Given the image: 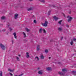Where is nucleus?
Instances as JSON below:
<instances>
[{"instance_id":"nucleus-49","label":"nucleus","mask_w":76,"mask_h":76,"mask_svg":"<svg viewBox=\"0 0 76 76\" xmlns=\"http://www.w3.org/2000/svg\"><path fill=\"white\" fill-rule=\"evenodd\" d=\"M50 58H51V57H49V59H50Z\"/></svg>"},{"instance_id":"nucleus-35","label":"nucleus","mask_w":76,"mask_h":76,"mask_svg":"<svg viewBox=\"0 0 76 76\" xmlns=\"http://www.w3.org/2000/svg\"><path fill=\"white\" fill-rule=\"evenodd\" d=\"M6 31V29H4L2 30V31H3L4 32Z\"/></svg>"},{"instance_id":"nucleus-13","label":"nucleus","mask_w":76,"mask_h":76,"mask_svg":"<svg viewBox=\"0 0 76 76\" xmlns=\"http://www.w3.org/2000/svg\"><path fill=\"white\" fill-rule=\"evenodd\" d=\"M40 46L39 45H37V51H39V47Z\"/></svg>"},{"instance_id":"nucleus-34","label":"nucleus","mask_w":76,"mask_h":76,"mask_svg":"<svg viewBox=\"0 0 76 76\" xmlns=\"http://www.w3.org/2000/svg\"><path fill=\"white\" fill-rule=\"evenodd\" d=\"M10 76H13V74H12V73L10 72Z\"/></svg>"},{"instance_id":"nucleus-33","label":"nucleus","mask_w":76,"mask_h":76,"mask_svg":"<svg viewBox=\"0 0 76 76\" xmlns=\"http://www.w3.org/2000/svg\"><path fill=\"white\" fill-rule=\"evenodd\" d=\"M66 27H67V28H69V26L67 24H66Z\"/></svg>"},{"instance_id":"nucleus-40","label":"nucleus","mask_w":76,"mask_h":76,"mask_svg":"<svg viewBox=\"0 0 76 76\" xmlns=\"http://www.w3.org/2000/svg\"><path fill=\"white\" fill-rule=\"evenodd\" d=\"M58 64H61V63L59 62L58 63Z\"/></svg>"},{"instance_id":"nucleus-25","label":"nucleus","mask_w":76,"mask_h":76,"mask_svg":"<svg viewBox=\"0 0 76 76\" xmlns=\"http://www.w3.org/2000/svg\"><path fill=\"white\" fill-rule=\"evenodd\" d=\"M5 18H6V17L5 16H3L1 18V19H2V20L5 19Z\"/></svg>"},{"instance_id":"nucleus-47","label":"nucleus","mask_w":76,"mask_h":76,"mask_svg":"<svg viewBox=\"0 0 76 76\" xmlns=\"http://www.w3.org/2000/svg\"><path fill=\"white\" fill-rule=\"evenodd\" d=\"M63 15L64 16V17H66V16H65V15H64V14H63Z\"/></svg>"},{"instance_id":"nucleus-48","label":"nucleus","mask_w":76,"mask_h":76,"mask_svg":"<svg viewBox=\"0 0 76 76\" xmlns=\"http://www.w3.org/2000/svg\"><path fill=\"white\" fill-rule=\"evenodd\" d=\"M9 25H7V27H9Z\"/></svg>"},{"instance_id":"nucleus-11","label":"nucleus","mask_w":76,"mask_h":76,"mask_svg":"<svg viewBox=\"0 0 76 76\" xmlns=\"http://www.w3.org/2000/svg\"><path fill=\"white\" fill-rule=\"evenodd\" d=\"M72 19H73V18L72 17H70L69 18L68 20V22H70L71 21V20H72Z\"/></svg>"},{"instance_id":"nucleus-51","label":"nucleus","mask_w":76,"mask_h":76,"mask_svg":"<svg viewBox=\"0 0 76 76\" xmlns=\"http://www.w3.org/2000/svg\"><path fill=\"white\" fill-rule=\"evenodd\" d=\"M1 31V30H0V32Z\"/></svg>"},{"instance_id":"nucleus-26","label":"nucleus","mask_w":76,"mask_h":76,"mask_svg":"<svg viewBox=\"0 0 76 76\" xmlns=\"http://www.w3.org/2000/svg\"><path fill=\"white\" fill-rule=\"evenodd\" d=\"M51 11H49L48 12V15H50V13H51Z\"/></svg>"},{"instance_id":"nucleus-8","label":"nucleus","mask_w":76,"mask_h":76,"mask_svg":"<svg viewBox=\"0 0 76 76\" xmlns=\"http://www.w3.org/2000/svg\"><path fill=\"white\" fill-rule=\"evenodd\" d=\"M53 18L56 21H57V20L58 19V18L56 16H54Z\"/></svg>"},{"instance_id":"nucleus-17","label":"nucleus","mask_w":76,"mask_h":76,"mask_svg":"<svg viewBox=\"0 0 76 76\" xmlns=\"http://www.w3.org/2000/svg\"><path fill=\"white\" fill-rule=\"evenodd\" d=\"M42 28H40L39 29V33H42Z\"/></svg>"},{"instance_id":"nucleus-36","label":"nucleus","mask_w":76,"mask_h":76,"mask_svg":"<svg viewBox=\"0 0 76 76\" xmlns=\"http://www.w3.org/2000/svg\"><path fill=\"white\" fill-rule=\"evenodd\" d=\"M63 37H62L61 38V40H62L63 39Z\"/></svg>"},{"instance_id":"nucleus-29","label":"nucleus","mask_w":76,"mask_h":76,"mask_svg":"<svg viewBox=\"0 0 76 76\" xmlns=\"http://www.w3.org/2000/svg\"><path fill=\"white\" fill-rule=\"evenodd\" d=\"M0 76H3V74H2V72L1 71V72L0 73Z\"/></svg>"},{"instance_id":"nucleus-39","label":"nucleus","mask_w":76,"mask_h":76,"mask_svg":"<svg viewBox=\"0 0 76 76\" xmlns=\"http://www.w3.org/2000/svg\"><path fill=\"white\" fill-rule=\"evenodd\" d=\"M71 13L72 12L71 11H70L69 12V14H70V13Z\"/></svg>"},{"instance_id":"nucleus-37","label":"nucleus","mask_w":76,"mask_h":76,"mask_svg":"<svg viewBox=\"0 0 76 76\" xmlns=\"http://www.w3.org/2000/svg\"><path fill=\"white\" fill-rule=\"evenodd\" d=\"M14 42V41H13V40H12V44H13Z\"/></svg>"},{"instance_id":"nucleus-6","label":"nucleus","mask_w":76,"mask_h":76,"mask_svg":"<svg viewBox=\"0 0 76 76\" xmlns=\"http://www.w3.org/2000/svg\"><path fill=\"white\" fill-rule=\"evenodd\" d=\"M41 60H43V59H44V56L42 55H40V58Z\"/></svg>"},{"instance_id":"nucleus-53","label":"nucleus","mask_w":76,"mask_h":76,"mask_svg":"<svg viewBox=\"0 0 76 76\" xmlns=\"http://www.w3.org/2000/svg\"><path fill=\"white\" fill-rule=\"evenodd\" d=\"M54 7H56L55 6H54Z\"/></svg>"},{"instance_id":"nucleus-50","label":"nucleus","mask_w":76,"mask_h":76,"mask_svg":"<svg viewBox=\"0 0 76 76\" xmlns=\"http://www.w3.org/2000/svg\"><path fill=\"white\" fill-rule=\"evenodd\" d=\"M39 69H40V68H38V70Z\"/></svg>"},{"instance_id":"nucleus-32","label":"nucleus","mask_w":76,"mask_h":76,"mask_svg":"<svg viewBox=\"0 0 76 76\" xmlns=\"http://www.w3.org/2000/svg\"><path fill=\"white\" fill-rule=\"evenodd\" d=\"M73 39V40L74 41H76V39L75 38H74Z\"/></svg>"},{"instance_id":"nucleus-23","label":"nucleus","mask_w":76,"mask_h":76,"mask_svg":"<svg viewBox=\"0 0 76 76\" xmlns=\"http://www.w3.org/2000/svg\"><path fill=\"white\" fill-rule=\"evenodd\" d=\"M16 58L17 61H20V59H19V57H18L16 56Z\"/></svg>"},{"instance_id":"nucleus-2","label":"nucleus","mask_w":76,"mask_h":76,"mask_svg":"<svg viewBox=\"0 0 76 76\" xmlns=\"http://www.w3.org/2000/svg\"><path fill=\"white\" fill-rule=\"evenodd\" d=\"M47 24H48V22L47 21H45V23H43L42 24V25L44 26H47Z\"/></svg>"},{"instance_id":"nucleus-43","label":"nucleus","mask_w":76,"mask_h":76,"mask_svg":"<svg viewBox=\"0 0 76 76\" xmlns=\"http://www.w3.org/2000/svg\"><path fill=\"white\" fill-rule=\"evenodd\" d=\"M70 18V17L69 16H67V18Z\"/></svg>"},{"instance_id":"nucleus-27","label":"nucleus","mask_w":76,"mask_h":76,"mask_svg":"<svg viewBox=\"0 0 76 76\" xmlns=\"http://www.w3.org/2000/svg\"><path fill=\"white\" fill-rule=\"evenodd\" d=\"M43 31V32L45 33V34H46V31H45V30L44 29H42Z\"/></svg>"},{"instance_id":"nucleus-42","label":"nucleus","mask_w":76,"mask_h":76,"mask_svg":"<svg viewBox=\"0 0 76 76\" xmlns=\"http://www.w3.org/2000/svg\"><path fill=\"white\" fill-rule=\"evenodd\" d=\"M30 1H33V0H28Z\"/></svg>"},{"instance_id":"nucleus-46","label":"nucleus","mask_w":76,"mask_h":76,"mask_svg":"<svg viewBox=\"0 0 76 76\" xmlns=\"http://www.w3.org/2000/svg\"><path fill=\"white\" fill-rule=\"evenodd\" d=\"M18 56H19V57H20V55H18Z\"/></svg>"},{"instance_id":"nucleus-3","label":"nucleus","mask_w":76,"mask_h":76,"mask_svg":"<svg viewBox=\"0 0 76 76\" xmlns=\"http://www.w3.org/2000/svg\"><path fill=\"white\" fill-rule=\"evenodd\" d=\"M18 16L19 14H15V15L14 19H17V18H18Z\"/></svg>"},{"instance_id":"nucleus-18","label":"nucleus","mask_w":76,"mask_h":76,"mask_svg":"<svg viewBox=\"0 0 76 76\" xmlns=\"http://www.w3.org/2000/svg\"><path fill=\"white\" fill-rule=\"evenodd\" d=\"M25 29L26 30V31L28 32H29V31H30V30H29V29H28V28H25Z\"/></svg>"},{"instance_id":"nucleus-52","label":"nucleus","mask_w":76,"mask_h":76,"mask_svg":"<svg viewBox=\"0 0 76 76\" xmlns=\"http://www.w3.org/2000/svg\"><path fill=\"white\" fill-rule=\"evenodd\" d=\"M7 35H8V33H7Z\"/></svg>"},{"instance_id":"nucleus-54","label":"nucleus","mask_w":76,"mask_h":76,"mask_svg":"<svg viewBox=\"0 0 76 76\" xmlns=\"http://www.w3.org/2000/svg\"><path fill=\"white\" fill-rule=\"evenodd\" d=\"M76 1V0H75Z\"/></svg>"},{"instance_id":"nucleus-20","label":"nucleus","mask_w":76,"mask_h":76,"mask_svg":"<svg viewBox=\"0 0 76 76\" xmlns=\"http://www.w3.org/2000/svg\"><path fill=\"white\" fill-rule=\"evenodd\" d=\"M73 40H72L70 42V44L71 45H73Z\"/></svg>"},{"instance_id":"nucleus-15","label":"nucleus","mask_w":76,"mask_h":76,"mask_svg":"<svg viewBox=\"0 0 76 76\" xmlns=\"http://www.w3.org/2000/svg\"><path fill=\"white\" fill-rule=\"evenodd\" d=\"M58 73L59 75H61V76H62V75H63V73L61 72H58Z\"/></svg>"},{"instance_id":"nucleus-38","label":"nucleus","mask_w":76,"mask_h":76,"mask_svg":"<svg viewBox=\"0 0 76 76\" xmlns=\"http://www.w3.org/2000/svg\"><path fill=\"white\" fill-rule=\"evenodd\" d=\"M9 28L10 29V31H12V29L11 28Z\"/></svg>"},{"instance_id":"nucleus-10","label":"nucleus","mask_w":76,"mask_h":76,"mask_svg":"<svg viewBox=\"0 0 76 76\" xmlns=\"http://www.w3.org/2000/svg\"><path fill=\"white\" fill-rule=\"evenodd\" d=\"M38 73L39 75H42V70H41L39 71L38 72Z\"/></svg>"},{"instance_id":"nucleus-12","label":"nucleus","mask_w":76,"mask_h":76,"mask_svg":"<svg viewBox=\"0 0 76 76\" xmlns=\"http://www.w3.org/2000/svg\"><path fill=\"white\" fill-rule=\"evenodd\" d=\"M35 60H37V61H39V59L38 56H37L35 58Z\"/></svg>"},{"instance_id":"nucleus-44","label":"nucleus","mask_w":76,"mask_h":76,"mask_svg":"<svg viewBox=\"0 0 76 76\" xmlns=\"http://www.w3.org/2000/svg\"><path fill=\"white\" fill-rule=\"evenodd\" d=\"M34 16H34V15H33L32 16V17H33V18L34 17Z\"/></svg>"},{"instance_id":"nucleus-9","label":"nucleus","mask_w":76,"mask_h":76,"mask_svg":"<svg viewBox=\"0 0 76 76\" xmlns=\"http://www.w3.org/2000/svg\"><path fill=\"white\" fill-rule=\"evenodd\" d=\"M13 35L14 36V37L15 39H17V36H16V33H14L13 34Z\"/></svg>"},{"instance_id":"nucleus-28","label":"nucleus","mask_w":76,"mask_h":76,"mask_svg":"<svg viewBox=\"0 0 76 76\" xmlns=\"http://www.w3.org/2000/svg\"><path fill=\"white\" fill-rule=\"evenodd\" d=\"M23 74H20V75H19L18 76V75H15L14 76H22V75H23Z\"/></svg>"},{"instance_id":"nucleus-4","label":"nucleus","mask_w":76,"mask_h":76,"mask_svg":"<svg viewBox=\"0 0 76 76\" xmlns=\"http://www.w3.org/2000/svg\"><path fill=\"white\" fill-rule=\"evenodd\" d=\"M26 57L27 58H29V53L27 52L26 55Z\"/></svg>"},{"instance_id":"nucleus-21","label":"nucleus","mask_w":76,"mask_h":76,"mask_svg":"<svg viewBox=\"0 0 76 76\" xmlns=\"http://www.w3.org/2000/svg\"><path fill=\"white\" fill-rule=\"evenodd\" d=\"M31 10H32V7L28 9H27L28 11H30Z\"/></svg>"},{"instance_id":"nucleus-16","label":"nucleus","mask_w":76,"mask_h":76,"mask_svg":"<svg viewBox=\"0 0 76 76\" xmlns=\"http://www.w3.org/2000/svg\"><path fill=\"white\" fill-rule=\"evenodd\" d=\"M14 70H15V69H13L12 70H11V69H8V71H9V72H14Z\"/></svg>"},{"instance_id":"nucleus-19","label":"nucleus","mask_w":76,"mask_h":76,"mask_svg":"<svg viewBox=\"0 0 76 76\" xmlns=\"http://www.w3.org/2000/svg\"><path fill=\"white\" fill-rule=\"evenodd\" d=\"M23 34L24 38H26V34H25V33L23 32Z\"/></svg>"},{"instance_id":"nucleus-14","label":"nucleus","mask_w":76,"mask_h":76,"mask_svg":"<svg viewBox=\"0 0 76 76\" xmlns=\"http://www.w3.org/2000/svg\"><path fill=\"white\" fill-rule=\"evenodd\" d=\"M58 30L59 31H61L63 30V29L61 28H58Z\"/></svg>"},{"instance_id":"nucleus-45","label":"nucleus","mask_w":76,"mask_h":76,"mask_svg":"<svg viewBox=\"0 0 76 76\" xmlns=\"http://www.w3.org/2000/svg\"><path fill=\"white\" fill-rule=\"evenodd\" d=\"M72 72H73V73H76V72H75V71H72Z\"/></svg>"},{"instance_id":"nucleus-30","label":"nucleus","mask_w":76,"mask_h":76,"mask_svg":"<svg viewBox=\"0 0 76 76\" xmlns=\"http://www.w3.org/2000/svg\"><path fill=\"white\" fill-rule=\"evenodd\" d=\"M33 22L34 23H37V20H34Z\"/></svg>"},{"instance_id":"nucleus-5","label":"nucleus","mask_w":76,"mask_h":76,"mask_svg":"<svg viewBox=\"0 0 76 76\" xmlns=\"http://www.w3.org/2000/svg\"><path fill=\"white\" fill-rule=\"evenodd\" d=\"M62 70L63 72H64V73H66V72H67V69H62Z\"/></svg>"},{"instance_id":"nucleus-31","label":"nucleus","mask_w":76,"mask_h":76,"mask_svg":"<svg viewBox=\"0 0 76 76\" xmlns=\"http://www.w3.org/2000/svg\"><path fill=\"white\" fill-rule=\"evenodd\" d=\"M45 53H48V50H47V49L45 50Z\"/></svg>"},{"instance_id":"nucleus-41","label":"nucleus","mask_w":76,"mask_h":76,"mask_svg":"<svg viewBox=\"0 0 76 76\" xmlns=\"http://www.w3.org/2000/svg\"><path fill=\"white\" fill-rule=\"evenodd\" d=\"M24 41L25 42H26V39H25Z\"/></svg>"},{"instance_id":"nucleus-7","label":"nucleus","mask_w":76,"mask_h":76,"mask_svg":"<svg viewBox=\"0 0 76 76\" xmlns=\"http://www.w3.org/2000/svg\"><path fill=\"white\" fill-rule=\"evenodd\" d=\"M46 70L48 71H51V68L49 67H47L46 68Z\"/></svg>"},{"instance_id":"nucleus-1","label":"nucleus","mask_w":76,"mask_h":76,"mask_svg":"<svg viewBox=\"0 0 76 76\" xmlns=\"http://www.w3.org/2000/svg\"><path fill=\"white\" fill-rule=\"evenodd\" d=\"M0 47L3 50H5V46L2 44H0Z\"/></svg>"},{"instance_id":"nucleus-24","label":"nucleus","mask_w":76,"mask_h":76,"mask_svg":"<svg viewBox=\"0 0 76 76\" xmlns=\"http://www.w3.org/2000/svg\"><path fill=\"white\" fill-rule=\"evenodd\" d=\"M40 1L42 3H45V0H40Z\"/></svg>"},{"instance_id":"nucleus-22","label":"nucleus","mask_w":76,"mask_h":76,"mask_svg":"<svg viewBox=\"0 0 76 76\" xmlns=\"http://www.w3.org/2000/svg\"><path fill=\"white\" fill-rule=\"evenodd\" d=\"M62 20H61L59 21L58 22V23H59V24H60V25H61V22H62Z\"/></svg>"}]
</instances>
